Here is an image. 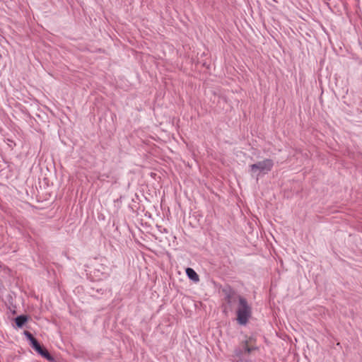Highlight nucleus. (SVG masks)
I'll use <instances>...</instances> for the list:
<instances>
[{
  "mask_svg": "<svg viewBox=\"0 0 362 362\" xmlns=\"http://www.w3.org/2000/svg\"><path fill=\"white\" fill-rule=\"evenodd\" d=\"M28 321V317L24 315H21L15 318V322L18 327L21 328Z\"/></svg>",
  "mask_w": 362,
  "mask_h": 362,
  "instance_id": "39448f33",
  "label": "nucleus"
},
{
  "mask_svg": "<svg viewBox=\"0 0 362 362\" xmlns=\"http://www.w3.org/2000/svg\"><path fill=\"white\" fill-rule=\"evenodd\" d=\"M221 291L224 296V301L230 310L237 305L235 310L237 322L240 325H246L252 313V306L247 300L229 285L222 288Z\"/></svg>",
  "mask_w": 362,
  "mask_h": 362,
  "instance_id": "f257e3e1",
  "label": "nucleus"
},
{
  "mask_svg": "<svg viewBox=\"0 0 362 362\" xmlns=\"http://www.w3.org/2000/svg\"><path fill=\"white\" fill-rule=\"evenodd\" d=\"M257 349V346H249L247 344H245L244 346L245 352L247 354H250L252 351Z\"/></svg>",
  "mask_w": 362,
  "mask_h": 362,
  "instance_id": "423d86ee",
  "label": "nucleus"
},
{
  "mask_svg": "<svg viewBox=\"0 0 362 362\" xmlns=\"http://www.w3.org/2000/svg\"><path fill=\"white\" fill-rule=\"evenodd\" d=\"M163 233H168V230L166 228H163V230H162Z\"/></svg>",
  "mask_w": 362,
  "mask_h": 362,
  "instance_id": "1a4fd4ad",
  "label": "nucleus"
},
{
  "mask_svg": "<svg viewBox=\"0 0 362 362\" xmlns=\"http://www.w3.org/2000/svg\"><path fill=\"white\" fill-rule=\"evenodd\" d=\"M186 274L187 277L193 281L194 282H198L199 281V275L197 274V272L192 269V268H187L186 269Z\"/></svg>",
  "mask_w": 362,
  "mask_h": 362,
  "instance_id": "20e7f679",
  "label": "nucleus"
},
{
  "mask_svg": "<svg viewBox=\"0 0 362 362\" xmlns=\"http://www.w3.org/2000/svg\"><path fill=\"white\" fill-rule=\"evenodd\" d=\"M274 163V160L270 158H266L263 160L258 161L256 163H253L249 165V173L252 177H255L257 180L262 175H264L270 172Z\"/></svg>",
  "mask_w": 362,
  "mask_h": 362,
  "instance_id": "f03ea898",
  "label": "nucleus"
},
{
  "mask_svg": "<svg viewBox=\"0 0 362 362\" xmlns=\"http://www.w3.org/2000/svg\"><path fill=\"white\" fill-rule=\"evenodd\" d=\"M23 334L25 336V337L27 338V339L29 340V341H31L33 339H35L33 335L28 331H24Z\"/></svg>",
  "mask_w": 362,
  "mask_h": 362,
  "instance_id": "0eeeda50",
  "label": "nucleus"
},
{
  "mask_svg": "<svg viewBox=\"0 0 362 362\" xmlns=\"http://www.w3.org/2000/svg\"><path fill=\"white\" fill-rule=\"evenodd\" d=\"M30 344L33 349L35 348H36L40 344V343L35 338L34 339H33L31 341H30Z\"/></svg>",
  "mask_w": 362,
  "mask_h": 362,
  "instance_id": "6e6552de",
  "label": "nucleus"
},
{
  "mask_svg": "<svg viewBox=\"0 0 362 362\" xmlns=\"http://www.w3.org/2000/svg\"><path fill=\"white\" fill-rule=\"evenodd\" d=\"M34 350L49 361L52 362L54 360V357L49 353V351L45 348L41 346L40 344L36 348H35Z\"/></svg>",
  "mask_w": 362,
  "mask_h": 362,
  "instance_id": "7ed1b4c3",
  "label": "nucleus"
}]
</instances>
